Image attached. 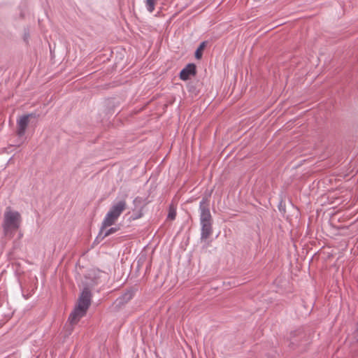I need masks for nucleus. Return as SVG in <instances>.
<instances>
[{
    "label": "nucleus",
    "mask_w": 358,
    "mask_h": 358,
    "mask_svg": "<svg viewBox=\"0 0 358 358\" xmlns=\"http://www.w3.org/2000/svg\"><path fill=\"white\" fill-rule=\"evenodd\" d=\"M208 199L203 197L199 203L201 240H206L213 234V218L210 212Z\"/></svg>",
    "instance_id": "nucleus-1"
},
{
    "label": "nucleus",
    "mask_w": 358,
    "mask_h": 358,
    "mask_svg": "<svg viewBox=\"0 0 358 358\" xmlns=\"http://www.w3.org/2000/svg\"><path fill=\"white\" fill-rule=\"evenodd\" d=\"M117 219V216L108 210L102 222V226L99 232V236L103 233V229L106 227L113 225Z\"/></svg>",
    "instance_id": "nucleus-7"
},
{
    "label": "nucleus",
    "mask_w": 358,
    "mask_h": 358,
    "mask_svg": "<svg viewBox=\"0 0 358 358\" xmlns=\"http://www.w3.org/2000/svg\"><path fill=\"white\" fill-rule=\"evenodd\" d=\"M206 41H203L200 43L199 46L197 48V49L195 51V57L197 59H200L202 57V52L204 48L206 47Z\"/></svg>",
    "instance_id": "nucleus-9"
},
{
    "label": "nucleus",
    "mask_w": 358,
    "mask_h": 358,
    "mask_svg": "<svg viewBox=\"0 0 358 358\" xmlns=\"http://www.w3.org/2000/svg\"><path fill=\"white\" fill-rule=\"evenodd\" d=\"M135 290L132 288L127 289L123 294L120 296L114 302V309L119 310L127 303L134 296Z\"/></svg>",
    "instance_id": "nucleus-4"
},
{
    "label": "nucleus",
    "mask_w": 358,
    "mask_h": 358,
    "mask_svg": "<svg viewBox=\"0 0 358 358\" xmlns=\"http://www.w3.org/2000/svg\"><path fill=\"white\" fill-rule=\"evenodd\" d=\"M36 116L35 113H29L22 115L17 120V134L18 136L22 137L25 134L26 129L29 124V119L30 117H36Z\"/></svg>",
    "instance_id": "nucleus-5"
},
{
    "label": "nucleus",
    "mask_w": 358,
    "mask_h": 358,
    "mask_svg": "<svg viewBox=\"0 0 358 358\" xmlns=\"http://www.w3.org/2000/svg\"><path fill=\"white\" fill-rule=\"evenodd\" d=\"M176 210L171 209L169 212L167 218L173 220L176 218Z\"/></svg>",
    "instance_id": "nucleus-12"
},
{
    "label": "nucleus",
    "mask_w": 358,
    "mask_h": 358,
    "mask_svg": "<svg viewBox=\"0 0 358 358\" xmlns=\"http://www.w3.org/2000/svg\"><path fill=\"white\" fill-rule=\"evenodd\" d=\"M146 9L148 12L152 13L155 7V0H145Z\"/></svg>",
    "instance_id": "nucleus-10"
},
{
    "label": "nucleus",
    "mask_w": 358,
    "mask_h": 358,
    "mask_svg": "<svg viewBox=\"0 0 358 358\" xmlns=\"http://www.w3.org/2000/svg\"><path fill=\"white\" fill-rule=\"evenodd\" d=\"M126 201L124 200H121L112 205L109 210L119 217L126 209Z\"/></svg>",
    "instance_id": "nucleus-8"
},
{
    "label": "nucleus",
    "mask_w": 358,
    "mask_h": 358,
    "mask_svg": "<svg viewBox=\"0 0 358 358\" xmlns=\"http://www.w3.org/2000/svg\"><path fill=\"white\" fill-rule=\"evenodd\" d=\"M92 300V293L88 287H84L79 299L77 306L69 317L71 324H76L81 317L85 315Z\"/></svg>",
    "instance_id": "nucleus-2"
},
{
    "label": "nucleus",
    "mask_w": 358,
    "mask_h": 358,
    "mask_svg": "<svg viewBox=\"0 0 358 358\" xmlns=\"http://www.w3.org/2000/svg\"><path fill=\"white\" fill-rule=\"evenodd\" d=\"M22 217L19 212L7 208L3 214L2 227L5 236H13L21 224Z\"/></svg>",
    "instance_id": "nucleus-3"
},
{
    "label": "nucleus",
    "mask_w": 358,
    "mask_h": 358,
    "mask_svg": "<svg viewBox=\"0 0 358 358\" xmlns=\"http://www.w3.org/2000/svg\"><path fill=\"white\" fill-rule=\"evenodd\" d=\"M117 228H116V227H111V228H110V229H107V230L104 232V234H103V236H102V238H105V237H106V236H109V235H110V234H113V233L116 232V231H117Z\"/></svg>",
    "instance_id": "nucleus-11"
},
{
    "label": "nucleus",
    "mask_w": 358,
    "mask_h": 358,
    "mask_svg": "<svg viewBox=\"0 0 358 358\" xmlns=\"http://www.w3.org/2000/svg\"><path fill=\"white\" fill-rule=\"evenodd\" d=\"M196 74V65L193 63H190L181 70L180 73V78L182 80H187L190 76H194Z\"/></svg>",
    "instance_id": "nucleus-6"
}]
</instances>
